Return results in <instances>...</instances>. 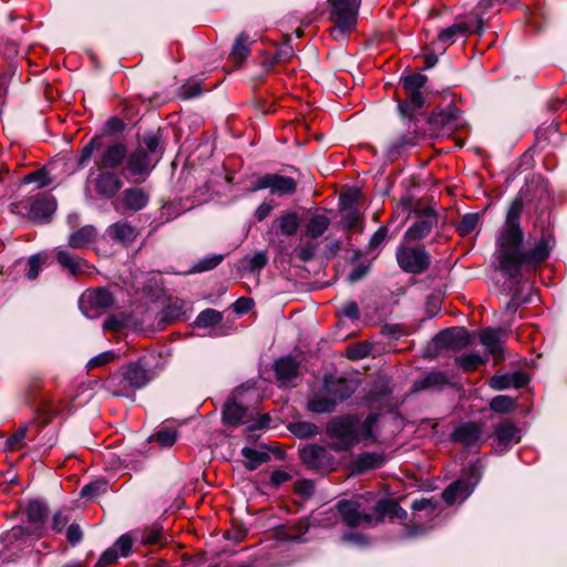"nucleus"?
I'll return each instance as SVG.
<instances>
[{
    "mask_svg": "<svg viewBox=\"0 0 567 567\" xmlns=\"http://www.w3.org/2000/svg\"><path fill=\"white\" fill-rule=\"evenodd\" d=\"M523 199L516 197L506 214L503 227L496 238V258L499 270L508 278H517L523 266L536 267L545 261L553 249L555 239L550 234H543L535 246L523 250L524 233L519 220L523 212Z\"/></svg>",
    "mask_w": 567,
    "mask_h": 567,
    "instance_id": "nucleus-1",
    "label": "nucleus"
},
{
    "mask_svg": "<svg viewBox=\"0 0 567 567\" xmlns=\"http://www.w3.org/2000/svg\"><path fill=\"white\" fill-rule=\"evenodd\" d=\"M152 380V374L141 361L130 363L107 379V389L115 396L132 398Z\"/></svg>",
    "mask_w": 567,
    "mask_h": 567,
    "instance_id": "nucleus-2",
    "label": "nucleus"
},
{
    "mask_svg": "<svg viewBox=\"0 0 567 567\" xmlns=\"http://www.w3.org/2000/svg\"><path fill=\"white\" fill-rule=\"evenodd\" d=\"M360 421L354 416L334 417L327 425L331 449L337 452L350 450L360 441Z\"/></svg>",
    "mask_w": 567,
    "mask_h": 567,
    "instance_id": "nucleus-3",
    "label": "nucleus"
},
{
    "mask_svg": "<svg viewBox=\"0 0 567 567\" xmlns=\"http://www.w3.org/2000/svg\"><path fill=\"white\" fill-rule=\"evenodd\" d=\"M27 526H14L6 532L1 539L4 544L10 545L20 540L24 535H41L42 525L47 516V507L40 501H32L27 507Z\"/></svg>",
    "mask_w": 567,
    "mask_h": 567,
    "instance_id": "nucleus-4",
    "label": "nucleus"
},
{
    "mask_svg": "<svg viewBox=\"0 0 567 567\" xmlns=\"http://www.w3.org/2000/svg\"><path fill=\"white\" fill-rule=\"evenodd\" d=\"M482 477V468L476 463H471L464 471L460 480L450 484L442 497L446 504L452 505L456 502H464L474 491Z\"/></svg>",
    "mask_w": 567,
    "mask_h": 567,
    "instance_id": "nucleus-5",
    "label": "nucleus"
},
{
    "mask_svg": "<svg viewBox=\"0 0 567 567\" xmlns=\"http://www.w3.org/2000/svg\"><path fill=\"white\" fill-rule=\"evenodd\" d=\"M361 0H329L330 19L336 23L332 35L343 37L357 22Z\"/></svg>",
    "mask_w": 567,
    "mask_h": 567,
    "instance_id": "nucleus-6",
    "label": "nucleus"
},
{
    "mask_svg": "<svg viewBox=\"0 0 567 567\" xmlns=\"http://www.w3.org/2000/svg\"><path fill=\"white\" fill-rule=\"evenodd\" d=\"M425 82L426 76L420 73L410 74L402 79L408 96L398 107L403 117H414L415 113L423 107L424 97L421 90Z\"/></svg>",
    "mask_w": 567,
    "mask_h": 567,
    "instance_id": "nucleus-7",
    "label": "nucleus"
},
{
    "mask_svg": "<svg viewBox=\"0 0 567 567\" xmlns=\"http://www.w3.org/2000/svg\"><path fill=\"white\" fill-rule=\"evenodd\" d=\"M223 421L224 423L233 426L247 424L248 431H255L268 427L270 416L268 414H261L257 419L252 420L246 408L234 400H229L225 403L223 409Z\"/></svg>",
    "mask_w": 567,
    "mask_h": 567,
    "instance_id": "nucleus-8",
    "label": "nucleus"
},
{
    "mask_svg": "<svg viewBox=\"0 0 567 567\" xmlns=\"http://www.w3.org/2000/svg\"><path fill=\"white\" fill-rule=\"evenodd\" d=\"M113 303L114 297L106 288L86 290L79 300V307L82 313L89 319L100 317L105 310L111 308Z\"/></svg>",
    "mask_w": 567,
    "mask_h": 567,
    "instance_id": "nucleus-9",
    "label": "nucleus"
},
{
    "mask_svg": "<svg viewBox=\"0 0 567 567\" xmlns=\"http://www.w3.org/2000/svg\"><path fill=\"white\" fill-rule=\"evenodd\" d=\"M299 456L308 468L319 473H330L337 467L334 456L328 449L319 444H307L301 447Z\"/></svg>",
    "mask_w": 567,
    "mask_h": 567,
    "instance_id": "nucleus-10",
    "label": "nucleus"
},
{
    "mask_svg": "<svg viewBox=\"0 0 567 567\" xmlns=\"http://www.w3.org/2000/svg\"><path fill=\"white\" fill-rule=\"evenodd\" d=\"M396 260L400 268L409 274H421L425 271L430 264V255L423 248L399 247L396 250Z\"/></svg>",
    "mask_w": 567,
    "mask_h": 567,
    "instance_id": "nucleus-11",
    "label": "nucleus"
},
{
    "mask_svg": "<svg viewBox=\"0 0 567 567\" xmlns=\"http://www.w3.org/2000/svg\"><path fill=\"white\" fill-rule=\"evenodd\" d=\"M261 189H269L271 194L278 196L292 195L297 190V182L289 176L265 174L256 178L250 187L251 192Z\"/></svg>",
    "mask_w": 567,
    "mask_h": 567,
    "instance_id": "nucleus-12",
    "label": "nucleus"
},
{
    "mask_svg": "<svg viewBox=\"0 0 567 567\" xmlns=\"http://www.w3.org/2000/svg\"><path fill=\"white\" fill-rule=\"evenodd\" d=\"M464 123L461 111L449 105L446 109L433 113L429 118L432 130L439 134H451L458 130Z\"/></svg>",
    "mask_w": 567,
    "mask_h": 567,
    "instance_id": "nucleus-13",
    "label": "nucleus"
},
{
    "mask_svg": "<svg viewBox=\"0 0 567 567\" xmlns=\"http://www.w3.org/2000/svg\"><path fill=\"white\" fill-rule=\"evenodd\" d=\"M300 227V218L296 212H284L278 218L274 219L267 231L269 243H274L276 238L292 237Z\"/></svg>",
    "mask_w": 567,
    "mask_h": 567,
    "instance_id": "nucleus-14",
    "label": "nucleus"
},
{
    "mask_svg": "<svg viewBox=\"0 0 567 567\" xmlns=\"http://www.w3.org/2000/svg\"><path fill=\"white\" fill-rule=\"evenodd\" d=\"M439 224L437 214L433 208H426L417 213L414 223L408 228L405 238L409 240H420L427 237L434 227Z\"/></svg>",
    "mask_w": 567,
    "mask_h": 567,
    "instance_id": "nucleus-15",
    "label": "nucleus"
},
{
    "mask_svg": "<svg viewBox=\"0 0 567 567\" xmlns=\"http://www.w3.org/2000/svg\"><path fill=\"white\" fill-rule=\"evenodd\" d=\"M100 152V157L95 162L96 167L100 169L117 168L127 157L126 145L118 141L111 142L109 144L103 142V147Z\"/></svg>",
    "mask_w": 567,
    "mask_h": 567,
    "instance_id": "nucleus-16",
    "label": "nucleus"
},
{
    "mask_svg": "<svg viewBox=\"0 0 567 567\" xmlns=\"http://www.w3.org/2000/svg\"><path fill=\"white\" fill-rule=\"evenodd\" d=\"M338 513L342 520L350 527H357L361 523L371 524L373 517L361 509V504L355 499H341L337 503Z\"/></svg>",
    "mask_w": 567,
    "mask_h": 567,
    "instance_id": "nucleus-17",
    "label": "nucleus"
},
{
    "mask_svg": "<svg viewBox=\"0 0 567 567\" xmlns=\"http://www.w3.org/2000/svg\"><path fill=\"white\" fill-rule=\"evenodd\" d=\"M157 162L158 156L152 158L143 146H138L127 156L125 168L132 176H146L153 171Z\"/></svg>",
    "mask_w": 567,
    "mask_h": 567,
    "instance_id": "nucleus-18",
    "label": "nucleus"
},
{
    "mask_svg": "<svg viewBox=\"0 0 567 567\" xmlns=\"http://www.w3.org/2000/svg\"><path fill=\"white\" fill-rule=\"evenodd\" d=\"M409 118V131L391 142L386 147V156L395 159L416 144L417 126L413 117Z\"/></svg>",
    "mask_w": 567,
    "mask_h": 567,
    "instance_id": "nucleus-19",
    "label": "nucleus"
},
{
    "mask_svg": "<svg viewBox=\"0 0 567 567\" xmlns=\"http://www.w3.org/2000/svg\"><path fill=\"white\" fill-rule=\"evenodd\" d=\"M472 33V27L466 21L456 22L445 29H442L436 38L435 44L441 53L445 52L449 45L454 44L457 39L466 38Z\"/></svg>",
    "mask_w": 567,
    "mask_h": 567,
    "instance_id": "nucleus-20",
    "label": "nucleus"
},
{
    "mask_svg": "<svg viewBox=\"0 0 567 567\" xmlns=\"http://www.w3.org/2000/svg\"><path fill=\"white\" fill-rule=\"evenodd\" d=\"M434 343L440 348L460 349L471 344V336L465 328L445 329L436 334Z\"/></svg>",
    "mask_w": 567,
    "mask_h": 567,
    "instance_id": "nucleus-21",
    "label": "nucleus"
},
{
    "mask_svg": "<svg viewBox=\"0 0 567 567\" xmlns=\"http://www.w3.org/2000/svg\"><path fill=\"white\" fill-rule=\"evenodd\" d=\"M357 390V382L344 378H327L324 391L332 396L337 404L349 399Z\"/></svg>",
    "mask_w": 567,
    "mask_h": 567,
    "instance_id": "nucleus-22",
    "label": "nucleus"
},
{
    "mask_svg": "<svg viewBox=\"0 0 567 567\" xmlns=\"http://www.w3.org/2000/svg\"><path fill=\"white\" fill-rule=\"evenodd\" d=\"M96 193L106 199L113 198L123 186V182L114 172L101 169L94 182Z\"/></svg>",
    "mask_w": 567,
    "mask_h": 567,
    "instance_id": "nucleus-23",
    "label": "nucleus"
},
{
    "mask_svg": "<svg viewBox=\"0 0 567 567\" xmlns=\"http://www.w3.org/2000/svg\"><path fill=\"white\" fill-rule=\"evenodd\" d=\"M150 200L147 193L138 187L126 188L122 198L118 203H114V207L116 210H130V212H138L143 209Z\"/></svg>",
    "mask_w": 567,
    "mask_h": 567,
    "instance_id": "nucleus-24",
    "label": "nucleus"
},
{
    "mask_svg": "<svg viewBox=\"0 0 567 567\" xmlns=\"http://www.w3.org/2000/svg\"><path fill=\"white\" fill-rule=\"evenodd\" d=\"M56 261L64 270L74 277L92 272V267L86 260L64 249L56 250Z\"/></svg>",
    "mask_w": 567,
    "mask_h": 567,
    "instance_id": "nucleus-25",
    "label": "nucleus"
},
{
    "mask_svg": "<svg viewBox=\"0 0 567 567\" xmlns=\"http://www.w3.org/2000/svg\"><path fill=\"white\" fill-rule=\"evenodd\" d=\"M55 209V198L49 194H41L30 204L29 215L33 220L48 221Z\"/></svg>",
    "mask_w": 567,
    "mask_h": 567,
    "instance_id": "nucleus-26",
    "label": "nucleus"
},
{
    "mask_svg": "<svg viewBox=\"0 0 567 567\" xmlns=\"http://www.w3.org/2000/svg\"><path fill=\"white\" fill-rule=\"evenodd\" d=\"M481 435V424L477 422H465L454 429L452 440L465 446H472L480 441Z\"/></svg>",
    "mask_w": 567,
    "mask_h": 567,
    "instance_id": "nucleus-27",
    "label": "nucleus"
},
{
    "mask_svg": "<svg viewBox=\"0 0 567 567\" xmlns=\"http://www.w3.org/2000/svg\"><path fill=\"white\" fill-rule=\"evenodd\" d=\"M276 378L281 385L296 379L299 373V362L291 355L281 357L274 364Z\"/></svg>",
    "mask_w": 567,
    "mask_h": 567,
    "instance_id": "nucleus-28",
    "label": "nucleus"
},
{
    "mask_svg": "<svg viewBox=\"0 0 567 567\" xmlns=\"http://www.w3.org/2000/svg\"><path fill=\"white\" fill-rule=\"evenodd\" d=\"M501 332H502L501 330L487 328V329L482 330V332L480 334L481 343L483 346H485L487 352L496 361L504 359L503 348L501 346V338H499Z\"/></svg>",
    "mask_w": 567,
    "mask_h": 567,
    "instance_id": "nucleus-29",
    "label": "nucleus"
},
{
    "mask_svg": "<svg viewBox=\"0 0 567 567\" xmlns=\"http://www.w3.org/2000/svg\"><path fill=\"white\" fill-rule=\"evenodd\" d=\"M385 463V456L382 453L364 452L357 456L353 462V470L361 474L373 468L381 467Z\"/></svg>",
    "mask_w": 567,
    "mask_h": 567,
    "instance_id": "nucleus-30",
    "label": "nucleus"
},
{
    "mask_svg": "<svg viewBox=\"0 0 567 567\" xmlns=\"http://www.w3.org/2000/svg\"><path fill=\"white\" fill-rule=\"evenodd\" d=\"M107 235L112 239L122 243L131 244L137 236V230L128 221H117L107 228Z\"/></svg>",
    "mask_w": 567,
    "mask_h": 567,
    "instance_id": "nucleus-31",
    "label": "nucleus"
},
{
    "mask_svg": "<svg viewBox=\"0 0 567 567\" xmlns=\"http://www.w3.org/2000/svg\"><path fill=\"white\" fill-rule=\"evenodd\" d=\"M446 384H449V379L444 372L432 371L426 373L422 379L416 380L413 384V390H441Z\"/></svg>",
    "mask_w": 567,
    "mask_h": 567,
    "instance_id": "nucleus-32",
    "label": "nucleus"
},
{
    "mask_svg": "<svg viewBox=\"0 0 567 567\" xmlns=\"http://www.w3.org/2000/svg\"><path fill=\"white\" fill-rule=\"evenodd\" d=\"M96 229L86 225L70 234L68 244L74 249L85 248L96 239Z\"/></svg>",
    "mask_w": 567,
    "mask_h": 567,
    "instance_id": "nucleus-33",
    "label": "nucleus"
},
{
    "mask_svg": "<svg viewBox=\"0 0 567 567\" xmlns=\"http://www.w3.org/2000/svg\"><path fill=\"white\" fill-rule=\"evenodd\" d=\"M135 542L142 545H161L163 543V528L158 524H153L144 529L133 530Z\"/></svg>",
    "mask_w": 567,
    "mask_h": 567,
    "instance_id": "nucleus-34",
    "label": "nucleus"
},
{
    "mask_svg": "<svg viewBox=\"0 0 567 567\" xmlns=\"http://www.w3.org/2000/svg\"><path fill=\"white\" fill-rule=\"evenodd\" d=\"M518 429L509 421L499 423L495 427V435L499 446L507 447L509 444L519 441Z\"/></svg>",
    "mask_w": 567,
    "mask_h": 567,
    "instance_id": "nucleus-35",
    "label": "nucleus"
},
{
    "mask_svg": "<svg viewBox=\"0 0 567 567\" xmlns=\"http://www.w3.org/2000/svg\"><path fill=\"white\" fill-rule=\"evenodd\" d=\"M241 455L245 457V467L249 471L258 468L261 464L270 460V455L266 451L247 446L241 449Z\"/></svg>",
    "mask_w": 567,
    "mask_h": 567,
    "instance_id": "nucleus-36",
    "label": "nucleus"
},
{
    "mask_svg": "<svg viewBox=\"0 0 567 567\" xmlns=\"http://www.w3.org/2000/svg\"><path fill=\"white\" fill-rule=\"evenodd\" d=\"M330 226V219L326 215L316 214L310 217L306 226V236L316 239L324 234Z\"/></svg>",
    "mask_w": 567,
    "mask_h": 567,
    "instance_id": "nucleus-37",
    "label": "nucleus"
},
{
    "mask_svg": "<svg viewBox=\"0 0 567 567\" xmlns=\"http://www.w3.org/2000/svg\"><path fill=\"white\" fill-rule=\"evenodd\" d=\"M249 54H250L249 37L245 32H241L240 34H238V37L236 38V40L233 44L231 52H230V59L233 62L239 64L244 60H246Z\"/></svg>",
    "mask_w": 567,
    "mask_h": 567,
    "instance_id": "nucleus-38",
    "label": "nucleus"
},
{
    "mask_svg": "<svg viewBox=\"0 0 567 567\" xmlns=\"http://www.w3.org/2000/svg\"><path fill=\"white\" fill-rule=\"evenodd\" d=\"M526 383V379L522 373H514L511 375H495L491 379V386L494 390H504L511 385L520 388Z\"/></svg>",
    "mask_w": 567,
    "mask_h": 567,
    "instance_id": "nucleus-39",
    "label": "nucleus"
},
{
    "mask_svg": "<svg viewBox=\"0 0 567 567\" xmlns=\"http://www.w3.org/2000/svg\"><path fill=\"white\" fill-rule=\"evenodd\" d=\"M337 405L338 404L330 395H316L315 398L310 399L307 404L308 410L315 413H331L334 411Z\"/></svg>",
    "mask_w": 567,
    "mask_h": 567,
    "instance_id": "nucleus-40",
    "label": "nucleus"
},
{
    "mask_svg": "<svg viewBox=\"0 0 567 567\" xmlns=\"http://www.w3.org/2000/svg\"><path fill=\"white\" fill-rule=\"evenodd\" d=\"M485 361L478 353H467L455 358V363L464 371H474Z\"/></svg>",
    "mask_w": 567,
    "mask_h": 567,
    "instance_id": "nucleus-41",
    "label": "nucleus"
},
{
    "mask_svg": "<svg viewBox=\"0 0 567 567\" xmlns=\"http://www.w3.org/2000/svg\"><path fill=\"white\" fill-rule=\"evenodd\" d=\"M138 146H143L152 158H156L158 156L159 159L162 156V151L159 150V136L157 133H145Z\"/></svg>",
    "mask_w": 567,
    "mask_h": 567,
    "instance_id": "nucleus-42",
    "label": "nucleus"
},
{
    "mask_svg": "<svg viewBox=\"0 0 567 567\" xmlns=\"http://www.w3.org/2000/svg\"><path fill=\"white\" fill-rule=\"evenodd\" d=\"M223 319V316L219 311L215 309H206L199 312L197 316L195 323L198 328H208L218 324Z\"/></svg>",
    "mask_w": 567,
    "mask_h": 567,
    "instance_id": "nucleus-43",
    "label": "nucleus"
},
{
    "mask_svg": "<svg viewBox=\"0 0 567 567\" xmlns=\"http://www.w3.org/2000/svg\"><path fill=\"white\" fill-rule=\"evenodd\" d=\"M290 431L298 437L308 439L319 433V427L311 422H296L290 425Z\"/></svg>",
    "mask_w": 567,
    "mask_h": 567,
    "instance_id": "nucleus-44",
    "label": "nucleus"
},
{
    "mask_svg": "<svg viewBox=\"0 0 567 567\" xmlns=\"http://www.w3.org/2000/svg\"><path fill=\"white\" fill-rule=\"evenodd\" d=\"M268 262V256L265 251H256L244 259L245 268L250 272L260 271Z\"/></svg>",
    "mask_w": 567,
    "mask_h": 567,
    "instance_id": "nucleus-45",
    "label": "nucleus"
},
{
    "mask_svg": "<svg viewBox=\"0 0 567 567\" xmlns=\"http://www.w3.org/2000/svg\"><path fill=\"white\" fill-rule=\"evenodd\" d=\"M177 439V432L171 427H163L150 437L151 442L158 443L163 447L172 446Z\"/></svg>",
    "mask_w": 567,
    "mask_h": 567,
    "instance_id": "nucleus-46",
    "label": "nucleus"
},
{
    "mask_svg": "<svg viewBox=\"0 0 567 567\" xmlns=\"http://www.w3.org/2000/svg\"><path fill=\"white\" fill-rule=\"evenodd\" d=\"M103 147V137H93L81 151L79 158V167H84L92 157L94 151H100Z\"/></svg>",
    "mask_w": 567,
    "mask_h": 567,
    "instance_id": "nucleus-47",
    "label": "nucleus"
},
{
    "mask_svg": "<svg viewBox=\"0 0 567 567\" xmlns=\"http://www.w3.org/2000/svg\"><path fill=\"white\" fill-rule=\"evenodd\" d=\"M223 259H224V255H220V254L208 255V256L202 258L200 260H198V262L193 266L192 270L194 272H204V271L212 270V269L216 268L223 261Z\"/></svg>",
    "mask_w": 567,
    "mask_h": 567,
    "instance_id": "nucleus-48",
    "label": "nucleus"
},
{
    "mask_svg": "<svg viewBox=\"0 0 567 567\" xmlns=\"http://www.w3.org/2000/svg\"><path fill=\"white\" fill-rule=\"evenodd\" d=\"M393 511H401V506L392 499H381L374 506L378 522H381L385 516L391 517Z\"/></svg>",
    "mask_w": 567,
    "mask_h": 567,
    "instance_id": "nucleus-49",
    "label": "nucleus"
},
{
    "mask_svg": "<svg viewBox=\"0 0 567 567\" xmlns=\"http://www.w3.org/2000/svg\"><path fill=\"white\" fill-rule=\"evenodd\" d=\"M134 542L135 535L132 530L127 534L122 535L112 547L116 549L120 556L126 557L130 555Z\"/></svg>",
    "mask_w": 567,
    "mask_h": 567,
    "instance_id": "nucleus-50",
    "label": "nucleus"
},
{
    "mask_svg": "<svg viewBox=\"0 0 567 567\" xmlns=\"http://www.w3.org/2000/svg\"><path fill=\"white\" fill-rule=\"evenodd\" d=\"M411 507L415 512H426V516L437 515L440 512L439 502L434 501L433 498L415 499Z\"/></svg>",
    "mask_w": 567,
    "mask_h": 567,
    "instance_id": "nucleus-51",
    "label": "nucleus"
},
{
    "mask_svg": "<svg viewBox=\"0 0 567 567\" xmlns=\"http://www.w3.org/2000/svg\"><path fill=\"white\" fill-rule=\"evenodd\" d=\"M489 406L498 413H508L515 406V400L507 395H496L492 399Z\"/></svg>",
    "mask_w": 567,
    "mask_h": 567,
    "instance_id": "nucleus-52",
    "label": "nucleus"
},
{
    "mask_svg": "<svg viewBox=\"0 0 567 567\" xmlns=\"http://www.w3.org/2000/svg\"><path fill=\"white\" fill-rule=\"evenodd\" d=\"M107 488V482L103 480L91 482L81 489V496L85 498H94L104 493Z\"/></svg>",
    "mask_w": 567,
    "mask_h": 567,
    "instance_id": "nucleus-53",
    "label": "nucleus"
},
{
    "mask_svg": "<svg viewBox=\"0 0 567 567\" xmlns=\"http://www.w3.org/2000/svg\"><path fill=\"white\" fill-rule=\"evenodd\" d=\"M45 262V257L40 254H35L29 257L28 259V270L27 278L29 280H34L39 277L40 270Z\"/></svg>",
    "mask_w": 567,
    "mask_h": 567,
    "instance_id": "nucleus-54",
    "label": "nucleus"
},
{
    "mask_svg": "<svg viewBox=\"0 0 567 567\" xmlns=\"http://www.w3.org/2000/svg\"><path fill=\"white\" fill-rule=\"evenodd\" d=\"M478 219H480L478 214H475V213L465 214L462 217V219L457 226L458 233L462 236L470 235L476 228V226L478 224Z\"/></svg>",
    "mask_w": 567,
    "mask_h": 567,
    "instance_id": "nucleus-55",
    "label": "nucleus"
},
{
    "mask_svg": "<svg viewBox=\"0 0 567 567\" xmlns=\"http://www.w3.org/2000/svg\"><path fill=\"white\" fill-rule=\"evenodd\" d=\"M27 435V426L19 427L11 436L7 439L6 447L10 451L19 450L23 445Z\"/></svg>",
    "mask_w": 567,
    "mask_h": 567,
    "instance_id": "nucleus-56",
    "label": "nucleus"
},
{
    "mask_svg": "<svg viewBox=\"0 0 567 567\" xmlns=\"http://www.w3.org/2000/svg\"><path fill=\"white\" fill-rule=\"evenodd\" d=\"M362 216L355 208H350L347 214L342 216L341 224L344 229H354L360 223Z\"/></svg>",
    "mask_w": 567,
    "mask_h": 567,
    "instance_id": "nucleus-57",
    "label": "nucleus"
},
{
    "mask_svg": "<svg viewBox=\"0 0 567 567\" xmlns=\"http://www.w3.org/2000/svg\"><path fill=\"white\" fill-rule=\"evenodd\" d=\"M115 357L116 355H115L114 351L102 352V353L95 355L94 358H92L87 362V368L89 369H94V368H97V367L105 365V364L110 363L111 361H113L115 359Z\"/></svg>",
    "mask_w": 567,
    "mask_h": 567,
    "instance_id": "nucleus-58",
    "label": "nucleus"
},
{
    "mask_svg": "<svg viewBox=\"0 0 567 567\" xmlns=\"http://www.w3.org/2000/svg\"><path fill=\"white\" fill-rule=\"evenodd\" d=\"M25 184L37 182L39 187L48 186L51 183V179L48 177V173L44 169H38L23 178Z\"/></svg>",
    "mask_w": 567,
    "mask_h": 567,
    "instance_id": "nucleus-59",
    "label": "nucleus"
},
{
    "mask_svg": "<svg viewBox=\"0 0 567 567\" xmlns=\"http://www.w3.org/2000/svg\"><path fill=\"white\" fill-rule=\"evenodd\" d=\"M340 313L351 320H358L360 318V310L354 301H347L342 305Z\"/></svg>",
    "mask_w": 567,
    "mask_h": 567,
    "instance_id": "nucleus-60",
    "label": "nucleus"
},
{
    "mask_svg": "<svg viewBox=\"0 0 567 567\" xmlns=\"http://www.w3.org/2000/svg\"><path fill=\"white\" fill-rule=\"evenodd\" d=\"M120 555L116 549L113 547L107 548L100 557L95 567H105L107 565L114 564L118 559Z\"/></svg>",
    "mask_w": 567,
    "mask_h": 567,
    "instance_id": "nucleus-61",
    "label": "nucleus"
},
{
    "mask_svg": "<svg viewBox=\"0 0 567 567\" xmlns=\"http://www.w3.org/2000/svg\"><path fill=\"white\" fill-rule=\"evenodd\" d=\"M342 540L344 543H349L359 547H363L369 544L364 535L355 532L344 533L342 536Z\"/></svg>",
    "mask_w": 567,
    "mask_h": 567,
    "instance_id": "nucleus-62",
    "label": "nucleus"
},
{
    "mask_svg": "<svg viewBox=\"0 0 567 567\" xmlns=\"http://www.w3.org/2000/svg\"><path fill=\"white\" fill-rule=\"evenodd\" d=\"M290 478H291V475L288 472L282 471V470H276L271 473L269 484L272 487H278L281 484L288 482Z\"/></svg>",
    "mask_w": 567,
    "mask_h": 567,
    "instance_id": "nucleus-63",
    "label": "nucleus"
},
{
    "mask_svg": "<svg viewBox=\"0 0 567 567\" xmlns=\"http://www.w3.org/2000/svg\"><path fill=\"white\" fill-rule=\"evenodd\" d=\"M388 228L385 226L380 227L370 238L369 248H378L386 238Z\"/></svg>",
    "mask_w": 567,
    "mask_h": 567,
    "instance_id": "nucleus-64",
    "label": "nucleus"
}]
</instances>
